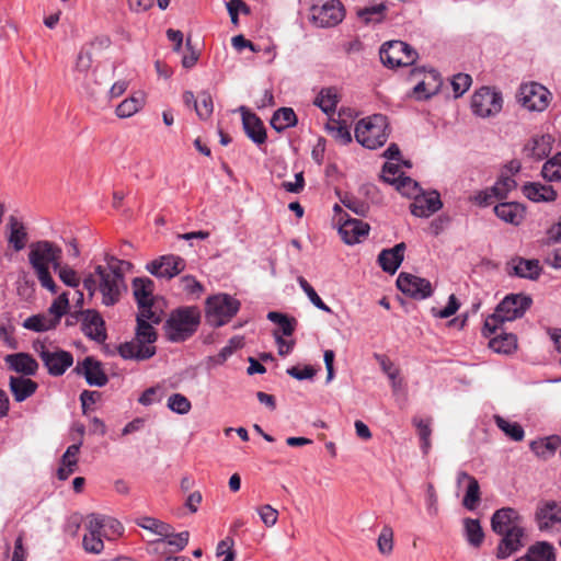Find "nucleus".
Returning a JSON list of instances; mask_svg holds the SVG:
<instances>
[{
	"label": "nucleus",
	"mask_w": 561,
	"mask_h": 561,
	"mask_svg": "<svg viewBox=\"0 0 561 561\" xmlns=\"http://www.w3.org/2000/svg\"><path fill=\"white\" fill-rule=\"evenodd\" d=\"M105 262V265H96L93 272L83 278V287L90 297L100 294L101 304L112 307L121 301L123 294L127 290L121 268L125 262L114 256H106Z\"/></svg>",
	"instance_id": "obj_1"
},
{
	"label": "nucleus",
	"mask_w": 561,
	"mask_h": 561,
	"mask_svg": "<svg viewBox=\"0 0 561 561\" xmlns=\"http://www.w3.org/2000/svg\"><path fill=\"white\" fill-rule=\"evenodd\" d=\"M27 259L41 286L51 294H56L57 285L49 268L55 271L59 267L62 259L61 248L48 240L35 241L30 244Z\"/></svg>",
	"instance_id": "obj_2"
},
{
	"label": "nucleus",
	"mask_w": 561,
	"mask_h": 561,
	"mask_svg": "<svg viewBox=\"0 0 561 561\" xmlns=\"http://www.w3.org/2000/svg\"><path fill=\"white\" fill-rule=\"evenodd\" d=\"M153 320L149 317L137 316L136 339L122 344L118 348L119 355L125 359L144 360L152 357L156 353L152 343L157 339L153 329Z\"/></svg>",
	"instance_id": "obj_3"
},
{
	"label": "nucleus",
	"mask_w": 561,
	"mask_h": 561,
	"mask_svg": "<svg viewBox=\"0 0 561 561\" xmlns=\"http://www.w3.org/2000/svg\"><path fill=\"white\" fill-rule=\"evenodd\" d=\"M530 305L531 298L526 295L512 294L506 296L497 305L495 311L485 319L482 329L483 335L490 337L503 322L514 321L523 317Z\"/></svg>",
	"instance_id": "obj_4"
},
{
	"label": "nucleus",
	"mask_w": 561,
	"mask_h": 561,
	"mask_svg": "<svg viewBox=\"0 0 561 561\" xmlns=\"http://www.w3.org/2000/svg\"><path fill=\"white\" fill-rule=\"evenodd\" d=\"M199 322L201 311L197 307L178 308L165 322V335L171 342H184L197 331Z\"/></svg>",
	"instance_id": "obj_5"
},
{
	"label": "nucleus",
	"mask_w": 561,
	"mask_h": 561,
	"mask_svg": "<svg viewBox=\"0 0 561 561\" xmlns=\"http://www.w3.org/2000/svg\"><path fill=\"white\" fill-rule=\"evenodd\" d=\"M388 136L387 117L381 114L365 117L355 126L356 140L368 149H376L383 146Z\"/></svg>",
	"instance_id": "obj_6"
},
{
	"label": "nucleus",
	"mask_w": 561,
	"mask_h": 561,
	"mask_svg": "<svg viewBox=\"0 0 561 561\" xmlns=\"http://www.w3.org/2000/svg\"><path fill=\"white\" fill-rule=\"evenodd\" d=\"M240 302L228 294H218L206 300V319L213 327H221L239 311Z\"/></svg>",
	"instance_id": "obj_7"
},
{
	"label": "nucleus",
	"mask_w": 561,
	"mask_h": 561,
	"mask_svg": "<svg viewBox=\"0 0 561 561\" xmlns=\"http://www.w3.org/2000/svg\"><path fill=\"white\" fill-rule=\"evenodd\" d=\"M153 282L148 277H136L133 280V293L141 317H149L153 323H160L162 311L156 306Z\"/></svg>",
	"instance_id": "obj_8"
},
{
	"label": "nucleus",
	"mask_w": 561,
	"mask_h": 561,
	"mask_svg": "<svg viewBox=\"0 0 561 561\" xmlns=\"http://www.w3.org/2000/svg\"><path fill=\"white\" fill-rule=\"evenodd\" d=\"M33 348L51 376L57 377L64 375L73 364V356L70 352L55 346H47L42 342L34 343Z\"/></svg>",
	"instance_id": "obj_9"
},
{
	"label": "nucleus",
	"mask_w": 561,
	"mask_h": 561,
	"mask_svg": "<svg viewBox=\"0 0 561 561\" xmlns=\"http://www.w3.org/2000/svg\"><path fill=\"white\" fill-rule=\"evenodd\" d=\"M502 108V93L494 88L482 87L471 98L472 113L481 118L494 117Z\"/></svg>",
	"instance_id": "obj_10"
},
{
	"label": "nucleus",
	"mask_w": 561,
	"mask_h": 561,
	"mask_svg": "<svg viewBox=\"0 0 561 561\" xmlns=\"http://www.w3.org/2000/svg\"><path fill=\"white\" fill-rule=\"evenodd\" d=\"M379 55L381 62L389 68L411 66L417 58L416 50L402 41L385 43Z\"/></svg>",
	"instance_id": "obj_11"
},
{
	"label": "nucleus",
	"mask_w": 561,
	"mask_h": 561,
	"mask_svg": "<svg viewBox=\"0 0 561 561\" xmlns=\"http://www.w3.org/2000/svg\"><path fill=\"white\" fill-rule=\"evenodd\" d=\"M190 539L188 531L178 533L170 537L147 540L146 551L152 557L151 561H164L167 556L183 550Z\"/></svg>",
	"instance_id": "obj_12"
},
{
	"label": "nucleus",
	"mask_w": 561,
	"mask_h": 561,
	"mask_svg": "<svg viewBox=\"0 0 561 561\" xmlns=\"http://www.w3.org/2000/svg\"><path fill=\"white\" fill-rule=\"evenodd\" d=\"M310 18L319 27H332L342 22L344 10L339 0H314Z\"/></svg>",
	"instance_id": "obj_13"
},
{
	"label": "nucleus",
	"mask_w": 561,
	"mask_h": 561,
	"mask_svg": "<svg viewBox=\"0 0 561 561\" xmlns=\"http://www.w3.org/2000/svg\"><path fill=\"white\" fill-rule=\"evenodd\" d=\"M551 93L537 82L523 84L519 89L518 101L528 111L542 112L550 103Z\"/></svg>",
	"instance_id": "obj_14"
},
{
	"label": "nucleus",
	"mask_w": 561,
	"mask_h": 561,
	"mask_svg": "<svg viewBox=\"0 0 561 561\" xmlns=\"http://www.w3.org/2000/svg\"><path fill=\"white\" fill-rule=\"evenodd\" d=\"M397 286L403 294L417 300L426 299L433 294L430 280L408 273L398 276Z\"/></svg>",
	"instance_id": "obj_15"
},
{
	"label": "nucleus",
	"mask_w": 561,
	"mask_h": 561,
	"mask_svg": "<svg viewBox=\"0 0 561 561\" xmlns=\"http://www.w3.org/2000/svg\"><path fill=\"white\" fill-rule=\"evenodd\" d=\"M185 268V261L174 254L162 255L147 264L150 274L159 278H173Z\"/></svg>",
	"instance_id": "obj_16"
},
{
	"label": "nucleus",
	"mask_w": 561,
	"mask_h": 561,
	"mask_svg": "<svg viewBox=\"0 0 561 561\" xmlns=\"http://www.w3.org/2000/svg\"><path fill=\"white\" fill-rule=\"evenodd\" d=\"M536 522L541 531H560L561 504L554 501L540 504L536 512Z\"/></svg>",
	"instance_id": "obj_17"
},
{
	"label": "nucleus",
	"mask_w": 561,
	"mask_h": 561,
	"mask_svg": "<svg viewBox=\"0 0 561 561\" xmlns=\"http://www.w3.org/2000/svg\"><path fill=\"white\" fill-rule=\"evenodd\" d=\"M346 216L339 218V232L343 241L351 245L360 243L368 236L369 225L359 219L344 218Z\"/></svg>",
	"instance_id": "obj_18"
},
{
	"label": "nucleus",
	"mask_w": 561,
	"mask_h": 561,
	"mask_svg": "<svg viewBox=\"0 0 561 561\" xmlns=\"http://www.w3.org/2000/svg\"><path fill=\"white\" fill-rule=\"evenodd\" d=\"M443 207L439 194L434 191L430 193H420L410 206L412 215L426 218L438 211Z\"/></svg>",
	"instance_id": "obj_19"
},
{
	"label": "nucleus",
	"mask_w": 561,
	"mask_h": 561,
	"mask_svg": "<svg viewBox=\"0 0 561 561\" xmlns=\"http://www.w3.org/2000/svg\"><path fill=\"white\" fill-rule=\"evenodd\" d=\"M93 45H94V41L84 44L80 48V50L76 57L73 67H72V73H73L75 80L82 85L87 84L89 75L93 69V67H92V65H93V58H92Z\"/></svg>",
	"instance_id": "obj_20"
},
{
	"label": "nucleus",
	"mask_w": 561,
	"mask_h": 561,
	"mask_svg": "<svg viewBox=\"0 0 561 561\" xmlns=\"http://www.w3.org/2000/svg\"><path fill=\"white\" fill-rule=\"evenodd\" d=\"M491 527L495 534L500 535L524 526L520 516L514 508L504 507L493 514Z\"/></svg>",
	"instance_id": "obj_21"
},
{
	"label": "nucleus",
	"mask_w": 561,
	"mask_h": 561,
	"mask_svg": "<svg viewBox=\"0 0 561 561\" xmlns=\"http://www.w3.org/2000/svg\"><path fill=\"white\" fill-rule=\"evenodd\" d=\"M83 333L96 342H104L106 339L105 322L101 314L92 309L81 312Z\"/></svg>",
	"instance_id": "obj_22"
},
{
	"label": "nucleus",
	"mask_w": 561,
	"mask_h": 561,
	"mask_svg": "<svg viewBox=\"0 0 561 561\" xmlns=\"http://www.w3.org/2000/svg\"><path fill=\"white\" fill-rule=\"evenodd\" d=\"M500 536H502V539L496 548V558L507 559L524 546L525 528H513L511 531L500 534Z\"/></svg>",
	"instance_id": "obj_23"
},
{
	"label": "nucleus",
	"mask_w": 561,
	"mask_h": 561,
	"mask_svg": "<svg viewBox=\"0 0 561 561\" xmlns=\"http://www.w3.org/2000/svg\"><path fill=\"white\" fill-rule=\"evenodd\" d=\"M4 363L9 369L24 376H34L38 370V363L28 353L8 354Z\"/></svg>",
	"instance_id": "obj_24"
},
{
	"label": "nucleus",
	"mask_w": 561,
	"mask_h": 561,
	"mask_svg": "<svg viewBox=\"0 0 561 561\" xmlns=\"http://www.w3.org/2000/svg\"><path fill=\"white\" fill-rule=\"evenodd\" d=\"M242 114V125L247 136L256 145H262L266 140V130L262 121L249 112L244 106L240 107Z\"/></svg>",
	"instance_id": "obj_25"
},
{
	"label": "nucleus",
	"mask_w": 561,
	"mask_h": 561,
	"mask_svg": "<svg viewBox=\"0 0 561 561\" xmlns=\"http://www.w3.org/2000/svg\"><path fill=\"white\" fill-rule=\"evenodd\" d=\"M79 375H83L90 386L103 387L107 382V377L104 374L101 364L91 357H87L82 363L76 367Z\"/></svg>",
	"instance_id": "obj_26"
},
{
	"label": "nucleus",
	"mask_w": 561,
	"mask_h": 561,
	"mask_svg": "<svg viewBox=\"0 0 561 561\" xmlns=\"http://www.w3.org/2000/svg\"><path fill=\"white\" fill-rule=\"evenodd\" d=\"M88 518L90 519V527L98 529L105 539H115L123 533L122 524L113 517L90 514Z\"/></svg>",
	"instance_id": "obj_27"
},
{
	"label": "nucleus",
	"mask_w": 561,
	"mask_h": 561,
	"mask_svg": "<svg viewBox=\"0 0 561 561\" xmlns=\"http://www.w3.org/2000/svg\"><path fill=\"white\" fill-rule=\"evenodd\" d=\"M8 243L16 251H22L28 241V234L24 224L15 216H10L7 222Z\"/></svg>",
	"instance_id": "obj_28"
},
{
	"label": "nucleus",
	"mask_w": 561,
	"mask_h": 561,
	"mask_svg": "<svg viewBox=\"0 0 561 561\" xmlns=\"http://www.w3.org/2000/svg\"><path fill=\"white\" fill-rule=\"evenodd\" d=\"M405 244L403 242L393 248L383 249L378 255V264L382 271L394 274L404 259Z\"/></svg>",
	"instance_id": "obj_29"
},
{
	"label": "nucleus",
	"mask_w": 561,
	"mask_h": 561,
	"mask_svg": "<svg viewBox=\"0 0 561 561\" xmlns=\"http://www.w3.org/2000/svg\"><path fill=\"white\" fill-rule=\"evenodd\" d=\"M523 194L535 203H550L557 199V191L547 184L540 182H529L523 185Z\"/></svg>",
	"instance_id": "obj_30"
},
{
	"label": "nucleus",
	"mask_w": 561,
	"mask_h": 561,
	"mask_svg": "<svg viewBox=\"0 0 561 561\" xmlns=\"http://www.w3.org/2000/svg\"><path fill=\"white\" fill-rule=\"evenodd\" d=\"M552 142L553 139L550 135L534 136L524 146V153L534 160H541L550 153Z\"/></svg>",
	"instance_id": "obj_31"
},
{
	"label": "nucleus",
	"mask_w": 561,
	"mask_h": 561,
	"mask_svg": "<svg viewBox=\"0 0 561 561\" xmlns=\"http://www.w3.org/2000/svg\"><path fill=\"white\" fill-rule=\"evenodd\" d=\"M81 445L82 439L80 438L77 443L70 445L66 449L57 470V477L59 480H67L77 470L78 454Z\"/></svg>",
	"instance_id": "obj_32"
},
{
	"label": "nucleus",
	"mask_w": 561,
	"mask_h": 561,
	"mask_svg": "<svg viewBox=\"0 0 561 561\" xmlns=\"http://www.w3.org/2000/svg\"><path fill=\"white\" fill-rule=\"evenodd\" d=\"M495 215L506 224L518 226L525 217V208L514 202L500 203L494 207Z\"/></svg>",
	"instance_id": "obj_33"
},
{
	"label": "nucleus",
	"mask_w": 561,
	"mask_h": 561,
	"mask_svg": "<svg viewBox=\"0 0 561 561\" xmlns=\"http://www.w3.org/2000/svg\"><path fill=\"white\" fill-rule=\"evenodd\" d=\"M11 393L16 402H23L33 396L37 389V383L23 376H11L9 379Z\"/></svg>",
	"instance_id": "obj_34"
},
{
	"label": "nucleus",
	"mask_w": 561,
	"mask_h": 561,
	"mask_svg": "<svg viewBox=\"0 0 561 561\" xmlns=\"http://www.w3.org/2000/svg\"><path fill=\"white\" fill-rule=\"evenodd\" d=\"M462 482H467V490L462 505L467 510L473 511L480 501V486L478 480L467 472L461 471L457 476V483L460 485Z\"/></svg>",
	"instance_id": "obj_35"
},
{
	"label": "nucleus",
	"mask_w": 561,
	"mask_h": 561,
	"mask_svg": "<svg viewBox=\"0 0 561 561\" xmlns=\"http://www.w3.org/2000/svg\"><path fill=\"white\" fill-rule=\"evenodd\" d=\"M136 524L142 529L149 531L150 534L157 536V538L170 537L172 535H176L173 530V527L160 519L141 516L136 519Z\"/></svg>",
	"instance_id": "obj_36"
},
{
	"label": "nucleus",
	"mask_w": 561,
	"mask_h": 561,
	"mask_svg": "<svg viewBox=\"0 0 561 561\" xmlns=\"http://www.w3.org/2000/svg\"><path fill=\"white\" fill-rule=\"evenodd\" d=\"M340 96L334 88L322 89L314 100V105L321 108L327 115L335 113Z\"/></svg>",
	"instance_id": "obj_37"
},
{
	"label": "nucleus",
	"mask_w": 561,
	"mask_h": 561,
	"mask_svg": "<svg viewBox=\"0 0 561 561\" xmlns=\"http://www.w3.org/2000/svg\"><path fill=\"white\" fill-rule=\"evenodd\" d=\"M514 274L519 277L536 279L540 275V266L536 260L516 259L512 261Z\"/></svg>",
	"instance_id": "obj_38"
},
{
	"label": "nucleus",
	"mask_w": 561,
	"mask_h": 561,
	"mask_svg": "<svg viewBox=\"0 0 561 561\" xmlns=\"http://www.w3.org/2000/svg\"><path fill=\"white\" fill-rule=\"evenodd\" d=\"M297 124V116L293 108L280 107L272 116L271 125L277 131H283Z\"/></svg>",
	"instance_id": "obj_39"
},
{
	"label": "nucleus",
	"mask_w": 561,
	"mask_h": 561,
	"mask_svg": "<svg viewBox=\"0 0 561 561\" xmlns=\"http://www.w3.org/2000/svg\"><path fill=\"white\" fill-rule=\"evenodd\" d=\"M561 445L560 436H550L538 442H533L530 445L531 450L540 458L548 459Z\"/></svg>",
	"instance_id": "obj_40"
},
{
	"label": "nucleus",
	"mask_w": 561,
	"mask_h": 561,
	"mask_svg": "<svg viewBox=\"0 0 561 561\" xmlns=\"http://www.w3.org/2000/svg\"><path fill=\"white\" fill-rule=\"evenodd\" d=\"M526 557L529 561H554V547L547 541H538L528 548Z\"/></svg>",
	"instance_id": "obj_41"
},
{
	"label": "nucleus",
	"mask_w": 561,
	"mask_h": 561,
	"mask_svg": "<svg viewBox=\"0 0 561 561\" xmlns=\"http://www.w3.org/2000/svg\"><path fill=\"white\" fill-rule=\"evenodd\" d=\"M85 534L82 539L83 549L89 553H100L104 549L103 537L98 529L90 527V519L87 517Z\"/></svg>",
	"instance_id": "obj_42"
},
{
	"label": "nucleus",
	"mask_w": 561,
	"mask_h": 561,
	"mask_svg": "<svg viewBox=\"0 0 561 561\" xmlns=\"http://www.w3.org/2000/svg\"><path fill=\"white\" fill-rule=\"evenodd\" d=\"M144 105L142 94L131 95L117 105L115 113L119 118H128L139 112Z\"/></svg>",
	"instance_id": "obj_43"
},
{
	"label": "nucleus",
	"mask_w": 561,
	"mask_h": 561,
	"mask_svg": "<svg viewBox=\"0 0 561 561\" xmlns=\"http://www.w3.org/2000/svg\"><path fill=\"white\" fill-rule=\"evenodd\" d=\"M463 534L468 543L474 548H479L484 539V534L478 519H463Z\"/></svg>",
	"instance_id": "obj_44"
},
{
	"label": "nucleus",
	"mask_w": 561,
	"mask_h": 561,
	"mask_svg": "<svg viewBox=\"0 0 561 561\" xmlns=\"http://www.w3.org/2000/svg\"><path fill=\"white\" fill-rule=\"evenodd\" d=\"M411 79H419L422 77L425 82H427V88L430 93H438L442 79L439 73L434 69H425V68H413L410 73Z\"/></svg>",
	"instance_id": "obj_45"
},
{
	"label": "nucleus",
	"mask_w": 561,
	"mask_h": 561,
	"mask_svg": "<svg viewBox=\"0 0 561 561\" xmlns=\"http://www.w3.org/2000/svg\"><path fill=\"white\" fill-rule=\"evenodd\" d=\"M22 325L34 332H44L54 329L57 323H55V320L46 312L28 317L24 320Z\"/></svg>",
	"instance_id": "obj_46"
},
{
	"label": "nucleus",
	"mask_w": 561,
	"mask_h": 561,
	"mask_svg": "<svg viewBox=\"0 0 561 561\" xmlns=\"http://www.w3.org/2000/svg\"><path fill=\"white\" fill-rule=\"evenodd\" d=\"M386 5L378 3L375 5L366 7L357 11V16L366 24H377L385 19Z\"/></svg>",
	"instance_id": "obj_47"
},
{
	"label": "nucleus",
	"mask_w": 561,
	"mask_h": 561,
	"mask_svg": "<svg viewBox=\"0 0 561 561\" xmlns=\"http://www.w3.org/2000/svg\"><path fill=\"white\" fill-rule=\"evenodd\" d=\"M325 130L330 136H332L336 141L342 145H347L352 141V135L350 128L345 123H341L336 119H331L325 125Z\"/></svg>",
	"instance_id": "obj_48"
},
{
	"label": "nucleus",
	"mask_w": 561,
	"mask_h": 561,
	"mask_svg": "<svg viewBox=\"0 0 561 561\" xmlns=\"http://www.w3.org/2000/svg\"><path fill=\"white\" fill-rule=\"evenodd\" d=\"M497 427L511 439L520 442L524 438V428L517 422H511L500 415L494 416Z\"/></svg>",
	"instance_id": "obj_49"
},
{
	"label": "nucleus",
	"mask_w": 561,
	"mask_h": 561,
	"mask_svg": "<svg viewBox=\"0 0 561 561\" xmlns=\"http://www.w3.org/2000/svg\"><path fill=\"white\" fill-rule=\"evenodd\" d=\"M489 345L496 353L510 354L516 348L517 340L514 334L505 333L492 337Z\"/></svg>",
	"instance_id": "obj_50"
},
{
	"label": "nucleus",
	"mask_w": 561,
	"mask_h": 561,
	"mask_svg": "<svg viewBox=\"0 0 561 561\" xmlns=\"http://www.w3.org/2000/svg\"><path fill=\"white\" fill-rule=\"evenodd\" d=\"M392 185L396 186L397 191L409 198L414 199L421 193L417 182L409 176L399 175L398 180Z\"/></svg>",
	"instance_id": "obj_51"
},
{
	"label": "nucleus",
	"mask_w": 561,
	"mask_h": 561,
	"mask_svg": "<svg viewBox=\"0 0 561 561\" xmlns=\"http://www.w3.org/2000/svg\"><path fill=\"white\" fill-rule=\"evenodd\" d=\"M267 319L273 323L279 325L282 333L285 336H290L295 331L296 320L294 318H289L284 313L277 311H270L267 313Z\"/></svg>",
	"instance_id": "obj_52"
},
{
	"label": "nucleus",
	"mask_w": 561,
	"mask_h": 561,
	"mask_svg": "<svg viewBox=\"0 0 561 561\" xmlns=\"http://www.w3.org/2000/svg\"><path fill=\"white\" fill-rule=\"evenodd\" d=\"M541 174L547 181H561V152L543 164Z\"/></svg>",
	"instance_id": "obj_53"
},
{
	"label": "nucleus",
	"mask_w": 561,
	"mask_h": 561,
	"mask_svg": "<svg viewBox=\"0 0 561 561\" xmlns=\"http://www.w3.org/2000/svg\"><path fill=\"white\" fill-rule=\"evenodd\" d=\"M413 424L416 427L420 439H421V448L424 454H427L431 448V434H432L430 421L414 417Z\"/></svg>",
	"instance_id": "obj_54"
},
{
	"label": "nucleus",
	"mask_w": 561,
	"mask_h": 561,
	"mask_svg": "<svg viewBox=\"0 0 561 561\" xmlns=\"http://www.w3.org/2000/svg\"><path fill=\"white\" fill-rule=\"evenodd\" d=\"M69 307V298L67 293L59 295L50 305L47 313L55 320V323H59L61 317L67 312Z\"/></svg>",
	"instance_id": "obj_55"
},
{
	"label": "nucleus",
	"mask_w": 561,
	"mask_h": 561,
	"mask_svg": "<svg viewBox=\"0 0 561 561\" xmlns=\"http://www.w3.org/2000/svg\"><path fill=\"white\" fill-rule=\"evenodd\" d=\"M298 284L314 307L329 313L332 312L331 308L323 302L313 287L304 277L298 278Z\"/></svg>",
	"instance_id": "obj_56"
},
{
	"label": "nucleus",
	"mask_w": 561,
	"mask_h": 561,
	"mask_svg": "<svg viewBox=\"0 0 561 561\" xmlns=\"http://www.w3.org/2000/svg\"><path fill=\"white\" fill-rule=\"evenodd\" d=\"M195 111H196V114L202 119H207L211 115V113L214 111V103H213L211 95L208 92L203 91L197 95V103L195 104Z\"/></svg>",
	"instance_id": "obj_57"
},
{
	"label": "nucleus",
	"mask_w": 561,
	"mask_h": 561,
	"mask_svg": "<svg viewBox=\"0 0 561 561\" xmlns=\"http://www.w3.org/2000/svg\"><path fill=\"white\" fill-rule=\"evenodd\" d=\"M168 408L178 414H187L191 411L192 404L190 400L181 394V393H173L168 399Z\"/></svg>",
	"instance_id": "obj_58"
},
{
	"label": "nucleus",
	"mask_w": 561,
	"mask_h": 561,
	"mask_svg": "<svg viewBox=\"0 0 561 561\" xmlns=\"http://www.w3.org/2000/svg\"><path fill=\"white\" fill-rule=\"evenodd\" d=\"M516 187V181L512 176H501L491 187L497 199H504Z\"/></svg>",
	"instance_id": "obj_59"
},
{
	"label": "nucleus",
	"mask_w": 561,
	"mask_h": 561,
	"mask_svg": "<svg viewBox=\"0 0 561 561\" xmlns=\"http://www.w3.org/2000/svg\"><path fill=\"white\" fill-rule=\"evenodd\" d=\"M55 272L58 274L60 280L72 288H77L80 284V277L78 276V273L68 265H62V263H59V267L55 270Z\"/></svg>",
	"instance_id": "obj_60"
},
{
	"label": "nucleus",
	"mask_w": 561,
	"mask_h": 561,
	"mask_svg": "<svg viewBox=\"0 0 561 561\" xmlns=\"http://www.w3.org/2000/svg\"><path fill=\"white\" fill-rule=\"evenodd\" d=\"M378 550L381 554H390L393 549V530L390 526L386 525L381 529L378 540Z\"/></svg>",
	"instance_id": "obj_61"
},
{
	"label": "nucleus",
	"mask_w": 561,
	"mask_h": 561,
	"mask_svg": "<svg viewBox=\"0 0 561 561\" xmlns=\"http://www.w3.org/2000/svg\"><path fill=\"white\" fill-rule=\"evenodd\" d=\"M379 363L381 366L382 371L388 376V378L391 381V386L394 390H398L401 386V381L399 380V370L393 365L392 362H390L388 358L383 356H379Z\"/></svg>",
	"instance_id": "obj_62"
},
{
	"label": "nucleus",
	"mask_w": 561,
	"mask_h": 561,
	"mask_svg": "<svg viewBox=\"0 0 561 561\" xmlns=\"http://www.w3.org/2000/svg\"><path fill=\"white\" fill-rule=\"evenodd\" d=\"M472 79L467 73H458L451 80L455 96H461L471 85Z\"/></svg>",
	"instance_id": "obj_63"
},
{
	"label": "nucleus",
	"mask_w": 561,
	"mask_h": 561,
	"mask_svg": "<svg viewBox=\"0 0 561 561\" xmlns=\"http://www.w3.org/2000/svg\"><path fill=\"white\" fill-rule=\"evenodd\" d=\"M180 286L183 291L195 297H198L203 291V285L190 275L181 277Z\"/></svg>",
	"instance_id": "obj_64"
}]
</instances>
